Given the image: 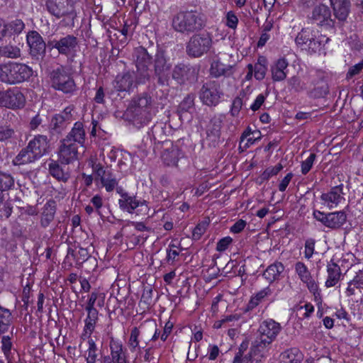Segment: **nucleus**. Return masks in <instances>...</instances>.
I'll list each match as a JSON object with an SVG mask.
<instances>
[{"label":"nucleus","mask_w":363,"mask_h":363,"mask_svg":"<svg viewBox=\"0 0 363 363\" xmlns=\"http://www.w3.org/2000/svg\"><path fill=\"white\" fill-rule=\"evenodd\" d=\"M79 0H46L48 11L57 18H62L63 26L74 27L77 17L75 4Z\"/></svg>","instance_id":"nucleus-1"},{"label":"nucleus","mask_w":363,"mask_h":363,"mask_svg":"<svg viewBox=\"0 0 363 363\" xmlns=\"http://www.w3.org/2000/svg\"><path fill=\"white\" fill-rule=\"evenodd\" d=\"M205 26L200 13L196 11H182L172 19V27L182 33H190L201 30Z\"/></svg>","instance_id":"nucleus-2"},{"label":"nucleus","mask_w":363,"mask_h":363,"mask_svg":"<svg viewBox=\"0 0 363 363\" xmlns=\"http://www.w3.org/2000/svg\"><path fill=\"white\" fill-rule=\"evenodd\" d=\"M133 125L140 128L147 124L152 118L150 109L152 105V97L149 94L143 92L133 99Z\"/></svg>","instance_id":"nucleus-3"},{"label":"nucleus","mask_w":363,"mask_h":363,"mask_svg":"<svg viewBox=\"0 0 363 363\" xmlns=\"http://www.w3.org/2000/svg\"><path fill=\"white\" fill-rule=\"evenodd\" d=\"M152 63L154 77L157 84L161 86H169L172 64L164 50H157Z\"/></svg>","instance_id":"nucleus-4"},{"label":"nucleus","mask_w":363,"mask_h":363,"mask_svg":"<svg viewBox=\"0 0 363 363\" xmlns=\"http://www.w3.org/2000/svg\"><path fill=\"white\" fill-rule=\"evenodd\" d=\"M133 59L136 67L138 81L145 83L150 78L149 66L152 63V57L143 47L134 49Z\"/></svg>","instance_id":"nucleus-5"},{"label":"nucleus","mask_w":363,"mask_h":363,"mask_svg":"<svg viewBox=\"0 0 363 363\" xmlns=\"http://www.w3.org/2000/svg\"><path fill=\"white\" fill-rule=\"evenodd\" d=\"M52 86L65 94H72L76 90V84L69 72L63 67L51 73Z\"/></svg>","instance_id":"nucleus-6"},{"label":"nucleus","mask_w":363,"mask_h":363,"mask_svg":"<svg viewBox=\"0 0 363 363\" xmlns=\"http://www.w3.org/2000/svg\"><path fill=\"white\" fill-rule=\"evenodd\" d=\"M212 39L209 33H202L192 35L186 45V53L194 57H199L211 48Z\"/></svg>","instance_id":"nucleus-7"},{"label":"nucleus","mask_w":363,"mask_h":363,"mask_svg":"<svg viewBox=\"0 0 363 363\" xmlns=\"http://www.w3.org/2000/svg\"><path fill=\"white\" fill-rule=\"evenodd\" d=\"M223 94L220 82L209 80L203 84L199 96L203 104L208 106H216L219 103Z\"/></svg>","instance_id":"nucleus-8"},{"label":"nucleus","mask_w":363,"mask_h":363,"mask_svg":"<svg viewBox=\"0 0 363 363\" xmlns=\"http://www.w3.org/2000/svg\"><path fill=\"white\" fill-rule=\"evenodd\" d=\"M199 68L189 64L178 63L172 70V78L179 84L193 83L197 80Z\"/></svg>","instance_id":"nucleus-9"},{"label":"nucleus","mask_w":363,"mask_h":363,"mask_svg":"<svg viewBox=\"0 0 363 363\" xmlns=\"http://www.w3.org/2000/svg\"><path fill=\"white\" fill-rule=\"evenodd\" d=\"M26 102L23 93L16 87L0 91V106L11 109L21 108Z\"/></svg>","instance_id":"nucleus-10"},{"label":"nucleus","mask_w":363,"mask_h":363,"mask_svg":"<svg viewBox=\"0 0 363 363\" xmlns=\"http://www.w3.org/2000/svg\"><path fill=\"white\" fill-rule=\"evenodd\" d=\"M8 84H17L28 80L33 74L32 69L26 64L9 62Z\"/></svg>","instance_id":"nucleus-11"},{"label":"nucleus","mask_w":363,"mask_h":363,"mask_svg":"<svg viewBox=\"0 0 363 363\" xmlns=\"http://www.w3.org/2000/svg\"><path fill=\"white\" fill-rule=\"evenodd\" d=\"M120 208L130 213H135L142 216L148 214L149 207L146 201H140L135 196H130L128 194H123L118 201Z\"/></svg>","instance_id":"nucleus-12"},{"label":"nucleus","mask_w":363,"mask_h":363,"mask_svg":"<svg viewBox=\"0 0 363 363\" xmlns=\"http://www.w3.org/2000/svg\"><path fill=\"white\" fill-rule=\"evenodd\" d=\"M313 217L325 227L331 229L340 228L347 220V215L342 211L328 213L314 211Z\"/></svg>","instance_id":"nucleus-13"},{"label":"nucleus","mask_w":363,"mask_h":363,"mask_svg":"<svg viewBox=\"0 0 363 363\" xmlns=\"http://www.w3.org/2000/svg\"><path fill=\"white\" fill-rule=\"evenodd\" d=\"M93 172L96 175L95 179L99 180L107 191H112L117 186L118 181L108 167L95 164L93 165Z\"/></svg>","instance_id":"nucleus-14"},{"label":"nucleus","mask_w":363,"mask_h":363,"mask_svg":"<svg viewBox=\"0 0 363 363\" xmlns=\"http://www.w3.org/2000/svg\"><path fill=\"white\" fill-rule=\"evenodd\" d=\"M78 147L74 143L63 139L60 141L58 149L59 161L62 164H68L78 160Z\"/></svg>","instance_id":"nucleus-15"},{"label":"nucleus","mask_w":363,"mask_h":363,"mask_svg":"<svg viewBox=\"0 0 363 363\" xmlns=\"http://www.w3.org/2000/svg\"><path fill=\"white\" fill-rule=\"evenodd\" d=\"M311 19L318 26L329 28L334 26V21L331 18V11L325 4H319L313 8Z\"/></svg>","instance_id":"nucleus-16"},{"label":"nucleus","mask_w":363,"mask_h":363,"mask_svg":"<svg viewBox=\"0 0 363 363\" xmlns=\"http://www.w3.org/2000/svg\"><path fill=\"white\" fill-rule=\"evenodd\" d=\"M72 110L71 107H66L63 111L52 118L49 128L52 134H59L66 128L72 119Z\"/></svg>","instance_id":"nucleus-17"},{"label":"nucleus","mask_w":363,"mask_h":363,"mask_svg":"<svg viewBox=\"0 0 363 363\" xmlns=\"http://www.w3.org/2000/svg\"><path fill=\"white\" fill-rule=\"evenodd\" d=\"M223 120L220 116H214L206 127V140L209 145L216 147L220 143Z\"/></svg>","instance_id":"nucleus-18"},{"label":"nucleus","mask_w":363,"mask_h":363,"mask_svg":"<svg viewBox=\"0 0 363 363\" xmlns=\"http://www.w3.org/2000/svg\"><path fill=\"white\" fill-rule=\"evenodd\" d=\"M77 38L73 35H67L60 40L48 42V45L57 50L61 55H69L77 45Z\"/></svg>","instance_id":"nucleus-19"},{"label":"nucleus","mask_w":363,"mask_h":363,"mask_svg":"<svg viewBox=\"0 0 363 363\" xmlns=\"http://www.w3.org/2000/svg\"><path fill=\"white\" fill-rule=\"evenodd\" d=\"M281 327L280 324L272 319L263 321L258 329L259 335L273 342L280 333Z\"/></svg>","instance_id":"nucleus-20"},{"label":"nucleus","mask_w":363,"mask_h":363,"mask_svg":"<svg viewBox=\"0 0 363 363\" xmlns=\"http://www.w3.org/2000/svg\"><path fill=\"white\" fill-rule=\"evenodd\" d=\"M342 184L331 188L328 193L322 194L320 199L329 208L336 207L344 199Z\"/></svg>","instance_id":"nucleus-21"},{"label":"nucleus","mask_w":363,"mask_h":363,"mask_svg":"<svg viewBox=\"0 0 363 363\" xmlns=\"http://www.w3.org/2000/svg\"><path fill=\"white\" fill-rule=\"evenodd\" d=\"M27 43L30 49L33 56H38L44 53L45 43L41 35L35 30L29 31L26 35Z\"/></svg>","instance_id":"nucleus-22"},{"label":"nucleus","mask_w":363,"mask_h":363,"mask_svg":"<svg viewBox=\"0 0 363 363\" xmlns=\"http://www.w3.org/2000/svg\"><path fill=\"white\" fill-rule=\"evenodd\" d=\"M329 1L335 17L340 21H345L350 12V0Z\"/></svg>","instance_id":"nucleus-23"},{"label":"nucleus","mask_w":363,"mask_h":363,"mask_svg":"<svg viewBox=\"0 0 363 363\" xmlns=\"http://www.w3.org/2000/svg\"><path fill=\"white\" fill-rule=\"evenodd\" d=\"M28 147L32 152L40 159L44 155L49 148L48 138L45 135H38L31 140Z\"/></svg>","instance_id":"nucleus-24"},{"label":"nucleus","mask_w":363,"mask_h":363,"mask_svg":"<svg viewBox=\"0 0 363 363\" xmlns=\"http://www.w3.org/2000/svg\"><path fill=\"white\" fill-rule=\"evenodd\" d=\"M288 61L282 57L276 60L271 65L272 78L274 82H281L284 80L287 76Z\"/></svg>","instance_id":"nucleus-25"},{"label":"nucleus","mask_w":363,"mask_h":363,"mask_svg":"<svg viewBox=\"0 0 363 363\" xmlns=\"http://www.w3.org/2000/svg\"><path fill=\"white\" fill-rule=\"evenodd\" d=\"M25 26L24 22L19 18H16L7 23L3 20L4 37L18 36L25 29Z\"/></svg>","instance_id":"nucleus-26"},{"label":"nucleus","mask_w":363,"mask_h":363,"mask_svg":"<svg viewBox=\"0 0 363 363\" xmlns=\"http://www.w3.org/2000/svg\"><path fill=\"white\" fill-rule=\"evenodd\" d=\"M210 74L216 78L220 77H229L234 73V68L232 65H225L219 60H215L211 62Z\"/></svg>","instance_id":"nucleus-27"},{"label":"nucleus","mask_w":363,"mask_h":363,"mask_svg":"<svg viewBox=\"0 0 363 363\" xmlns=\"http://www.w3.org/2000/svg\"><path fill=\"white\" fill-rule=\"evenodd\" d=\"M272 343V342L259 335L252 342L250 351L254 357L259 355L261 358L266 357Z\"/></svg>","instance_id":"nucleus-28"},{"label":"nucleus","mask_w":363,"mask_h":363,"mask_svg":"<svg viewBox=\"0 0 363 363\" xmlns=\"http://www.w3.org/2000/svg\"><path fill=\"white\" fill-rule=\"evenodd\" d=\"M90 257L89 251L86 248L79 247L77 251L69 247L65 257V260L72 264V261L76 264H81L88 259Z\"/></svg>","instance_id":"nucleus-29"},{"label":"nucleus","mask_w":363,"mask_h":363,"mask_svg":"<svg viewBox=\"0 0 363 363\" xmlns=\"http://www.w3.org/2000/svg\"><path fill=\"white\" fill-rule=\"evenodd\" d=\"M57 209V203L54 200H49L43 206L41 213L40 224L47 228L53 220Z\"/></svg>","instance_id":"nucleus-30"},{"label":"nucleus","mask_w":363,"mask_h":363,"mask_svg":"<svg viewBox=\"0 0 363 363\" xmlns=\"http://www.w3.org/2000/svg\"><path fill=\"white\" fill-rule=\"evenodd\" d=\"M85 135L86 133L83 124L81 122H76L65 139L69 140V142L74 143L77 145L79 144L81 146H84Z\"/></svg>","instance_id":"nucleus-31"},{"label":"nucleus","mask_w":363,"mask_h":363,"mask_svg":"<svg viewBox=\"0 0 363 363\" xmlns=\"http://www.w3.org/2000/svg\"><path fill=\"white\" fill-rule=\"evenodd\" d=\"M87 316L84 320V328L83 336L89 337L95 329L98 321L99 311L97 309H85Z\"/></svg>","instance_id":"nucleus-32"},{"label":"nucleus","mask_w":363,"mask_h":363,"mask_svg":"<svg viewBox=\"0 0 363 363\" xmlns=\"http://www.w3.org/2000/svg\"><path fill=\"white\" fill-rule=\"evenodd\" d=\"M182 157V152L174 146L164 150L162 155V161L167 166H177L179 158Z\"/></svg>","instance_id":"nucleus-33"},{"label":"nucleus","mask_w":363,"mask_h":363,"mask_svg":"<svg viewBox=\"0 0 363 363\" xmlns=\"http://www.w3.org/2000/svg\"><path fill=\"white\" fill-rule=\"evenodd\" d=\"M284 271V264L280 262H275L268 266L264 272L263 276L269 283H272L279 279L281 274Z\"/></svg>","instance_id":"nucleus-34"},{"label":"nucleus","mask_w":363,"mask_h":363,"mask_svg":"<svg viewBox=\"0 0 363 363\" xmlns=\"http://www.w3.org/2000/svg\"><path fill=\"white\" fill-rule=\"evenodd\" d=\"M133 74L126 72L116 77L114 87L118 91H129L133 87Z\"/></svg>","instance_id":"nucleus-35"},{"label":"nucleus","mask_w":363,"mask_h":363,"mask_svg":"<svg viewBox=\"0 0 363 363\" xmlns=\"http://www.w3.org/2000/svg\"><path fill=\"white\" fill-rule=\"evenodd\" d=\"M109 347L111 355L113 359V363H124L126 360L124 352H123V345L119 340L111 337Z\"/></svg>","instance_id":"nucleus-36"},{"label":"nucleus","mask_w":363,"mask_h":363,"mask_svg":"<svg viewBox=\"0 0 363 363\" xmlns=\"http://www.w3.org/2000/svg\"><path fill=\"white\" fill-rule=\"evenodd\" d=\"M328 278L325 281V286L329 288L335 286L339 281L342 275L340 267L334 262L327 266Z\"/></svg>","instance_id":"nucleus-37"},{"label":"nucleus","mask_w":363,"mask_h":363,"mask_svg":"<svg viewBox=\"0 0 363 363\" xmlns=\"http://www.w3.org/2000/svg\"><path fill=\"white\" fill-rule=\"evenodd\" d=\"M38 158L29 150L28 145L23 148L13 160L14 165H23L34 162Z\"/></svg>","instance_id":"nucleus-38"},{"label":"nucleus","mask_w":363,"mask_h":363,"mask_svg":"<svg viewBox=\"0 0 363 363\" xmlns=\"http://www.w3.org/2000/svg\"><path fill=\"white\" fill-rule=\"evenodd\" d=\"M50 174L58 181L66 182L69 178V174L65 172L57 161L52 160L48 164Z\"/></svg>","instance_id":"nucleus-39"},{"label":"nucleus","mask_w":363,"mask_h":363,"mask_svg":"<svg viewBox=\"0 0 363 363\" xmlns=\"http://www.w3.org/2000/svg\"><path fill=\"white\" fill-rule=\"evenodd\" d=\"M281 363H301L302 354L297 348L286 350L281 354Z\"/></svg>","instance_id":"nucleus-40"},{"label":"nucleus","mask_w":363,"mask_h":363,"mask_svg":"<svg viewBox=\"0 0 363 363\" xmlns=\"http://www.w3.org/2000/svg\"><path fill=\"white\" fill-rule=\"evenodd\" d=\"M314 34V32L309 28L302 29L295 39L296 45L301 47L302 50H305L307 44L313 40Z\"/></svg>","instance_id":"nucleus-41"},{"label":"nucleus","mask_w":363,"mask_h":363,"mask_svg":"<svg viewBox=\"0 0 363 363\" xmlns=\"http://www.w3.org/2000/svg\"><path fill=\"white\" fill-rule=\"evenodd\" d=\"M21 49L11 44L0 46V57L17 59L21 57Z\"/></svg>","instance_id":"nucleus-42"},{"label":"nucleus","mask_w":363,"mask_h":363,"mask_svg":"<svg viewBox=\"0 0 363 363\" xmlns=\"http://www.w3.org/2000/svg\"><path fill=\"white\" fill-rule=\"evenodd\" d=\"M328 40V38H325V36H316L315 33L313 37V40H311L310 43L307 44V47L305 50L311 54L315 53L320 50L322 46L325 43H327Z\"/></svg>","instance_id":"nucleus-43"},{"label":"nucleus","mask_w":363,"mask_h":363,"mask_svg":"<svg viewBox=\"0 0 363 363\" xmlns=\"http://www.w3.org/2000/svg\"><path fill=\"white\" fill-rule=\"evenodd\" d=\"M13 184V179L10 174L0 172V205L4 201L3 191L9 190Z\"/></svg>","instance_id":"nucleus-44"},{"label":"nucleus","mask_w":363,"mask_h":363,"mask_svg":"<svg viewBox=\"0 0 363 363\" xmlns=\"http://www.w3.org/2000/svg\"><path fill=\"white\" fill-rule=\"evenodd\" d=\"M11 323V313L7 308L0 311V335L9 330Z\"/></svg>","instance_id":"nucleus-45"},{"label":"nucleus","mask_w":363,"mask_h":363,"mask_svg":"<svg viewBox=\"0 0 363 363\" xmlns=\"http://www.w3.org/2000/svg\"><path fill=\"white\" fill-rule=\"evenodd\" d=\"M295 271L298 275L300 279L303 282L308 281L311 277V272L308 271L306 264L301 262H298L295 264Z\"/></svg>","instance_id":"nucleus-46"},{"label":"nucleus","mask_w":363,"mask_h":363,"mask_svg":"<svg viewBox=\"0 0 363 363\" xmlns=\"http://www.w3.org/2000/svg\"><path fill=\"white\" fill-rule=\"evenodd\" d=\"M194 99L195 96L194 94H188L184 97L179 106V111L187 112L193 108L194 106Z\"/></svg>","instance_id":"nucleus-47"},{"label":"nucleus","mask_w":363,"mask_h":363,"mask_svg":"<svg viewBox=\"0 0 363 363\" xmlns=\"http://www.w3.org/2000/svg\"><path fill=\"white\" fill-rule=\"evenodd\" d=\"M288 84L296 91H301L306 89V84L297 76L289 79Z\"/></svg>","instance_id":"nucleus-48"},{"label":"nucleus","mask_w":363,"mask_h":363,"mask_svg":"<svg viewBox=\"0 0 363 363\" xmlns=\"http://www.w3.org/2000/svg\"><path fill=\"white\" fill-rule=\"evenodd\" d=\"M140 335V330L138 328L134 327L130 333V338H129V347H130L131 351H135L137 347H139V340L138 337Z\"/></svg>","instance_id":"nucleus-49"},{"label":"nucleus","mask_w":363,"mask_h":363,"mask_svg":"<svg viewBox=\"0 0 363 363\" xmlns=\"http://www.w3.org/2000/svg\"><path fill=\"white\" fill-rule=\"evenodd\" d=\"M283 169L281 163L277 164L275 167L267 168L261 175L263 180H267L271 177L277 174Z\"/></svg>","instance_id":"nucleus-50"},{"label":"nucleus","mask_w":363,"mask_h":363,"mask_svg":"<svg viewBox=\"0 0 363 363\" xmlns=\"http://www.w3.org/2000/svg\"><path fill=\"white\" fill-rule=\"evenodd\" d=\"M88 344L89 348L87 350V356L86 357V361H96V345L92 339H89L88 340Z\"/></svg>","instance_id":"nucleus-51"},{"label":"nucleus","mask_w":363,"mask_h":363,"mask_svg":"<svg viewBox=\"0 0 363 363\" xmlns=\"http://www.w3.org/2000/svg\"><path fill=\"white\" fill-rule=\"evenodd\" d=\"M11 348V337L8 335L3 336L1 338V350L7 359H9Z\"/></svg>","instance_id":"nucleus-52"},{"label":"nucleus","mask_w":363,"mask_h":363,"mask_svg":"<svg viewBox=\"0 0 363 363\" xmlns=\"http://www.w3.org/2000/svg\"><path fill=\"white\" fill-rule=\"evenodd\" d=\"M316 157V155L315 153H311L309 157L301 163V173L303 174H306L313 167L314 160Z\"/></svg>","instance_id":"nucleus-53"},{"label":"nucleus","mask_w":363,"mask_h":363,"mask_svg":"<svg viewBox=\"0 0 363 363\" xmlns=\"http://www.w3.org/2000/svg\"><path fill=\"white\" fill-rule=\"evenodd\" d=\"M268 291V289H264L258 292L253 298H251L249 303V307L254 308L257 306L259 301L267 295Z\"/></svg>","instance_id":"nucleus-54"},{"label":"nucleus","mask_w":363,"mask_h":363,"mask_svg":"<svg viewBox=\"0 0 363 363\" xmlns=\"http://www.w3.org/2000/svg\"><path fill=\"white\" fill-rule=\"evenodd\" d=\"M363 69V59L357 64L351 66L347 73L346 78L350 79L359 74Z\"/></svg>","instance_id":"nucleus-55"},{"label":"nucleus","mask_w":363,"mask_h":363,"mask_svg":"<svg viewBox=\"0 0 363 363\" xmlns=\"http://www.w3.org/2000/svg\"><path fill=\"white\" fill-rule=\"evenodd\" d=\"M315 240L310 238L306 240L305 242V251H304V255L305 257L307 259H310L314 252V248H315Z\"/></svg>","instance_id":"nucleus-56"},{"label":"nucleus","mask_w":363,"mask_h":363,"mask_svg":"<svg viewBox=\"0 0 363 363\" xmlns=\"http://www.w3.org/2000/svg\"><path fill=\"white\" fill-rule=\"evenodd\" d=\"M208 225V223L207 222L199 223L193 230L194 239L199 240L201 238V236L205 233Z\"/></svg>","instance_id":"nucleus-57"},{"label":"nucleus","mask_w":363,"mask_h":363,"mask_svg":"<svg viewBox=\"0 0 363 363\" xmlns=\"http://www.w3.org/2000/svg\"><path fill=\"white\" fill-rule=\"evenodd\" d=\"M238 23V18L233 11L226 14V26L230 28H235Z\"/></svg>","instance_id":"nucleus-58"},{"label":"nucleus","mask_w":363,"mask_h":363,"mask_svg":"<svg viewBox=\"0 0 363 363\" xmlns=\"http://www.w3.org/2000/svg\"><path fill=\"white\" fill-rule=\"evenodd\" d=\"M242 106V99L239 96L235 97L232 104L231 110H230L231 114L233 116H237L239 113Z\"/></svg>","instance_id":"nucleus-59"},{"label":"nucleus","mask_w":363,"mask_h":363,"mask_svg":"<svg viewBox=\"0 0 363 363\" xmlns=\"http://www.w3.org/2000/svg\"><path fill=\"white\" fill-rule=\"evenodd\" d=\"M232 241H233V239L229 236H227V237H225V238L220 239L217 243V246H216L217 251H218V252L225 251L228 247V246L232 242Z\"/></svg>","instance_id":"nucleus-60"},{"label":"nucleus","mask_w":363,"mask_h":363,"mask_svg":"<svg viewBox=\"0 0 363 363\" xmlns=\"http://www.w3.org/2000/svg\"><path fill=\"white\" fill-rule=\"evenodd\" d=\"M14 134V130L9 127L0 126V141H4L11 138Z\"/></svg>","instance_id":"nucleus-61"},{"label":"nucleus","mask_w":363,"mask_h":363,"mask_svg":"<svg viewBox=\"0 0 363 363\" xmlns=\"http://www.w3.org/2000/svg\"><path fill=\"white\" fill-rule=\"evenodd\" d=\"M267 68L261 65L257 64L255 66V77L258 80H262L264 78L266 74Z\"/></svg>","instance_id":"nucleus-62"},{"label":"nucleus","mask_w":363,"mask_h":363,"mask_svg":"<svg viewBox=\"0 0 363 363\" xmlns=\"http://www.w3.org/2000/svg\"><path fill=\"white\" fill-rule=\"evenodd\" d=\"M246 224L247 223L245 220L240 219L231 226L230 232L233 233H239L243 230L246 226Z\"/></svg>","instance_id":"nucleus-63"},{"label":"nucleus","mask_w":363,"mask_h":363,"mask_svg":"<svg viewBox=\"0 0 363 363\" xmlns=\"http://www.w3.org/2000/svg\"><path fill=\"white\" fill-rule=\"evenodd\" d=\"M352 281L357 289H363V271H359L353 278Z\"/></svg>","instance_id":"nucleus-64"}]
</instances>
